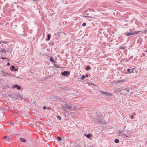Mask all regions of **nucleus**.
I'll return each mask as SVG.
<instances>
[{"label":"nucleus","mask_w":147,"mask_h":147,"mask_svg":"<svg viewBox=\"0 0 147 147\" xmlns=\"http://www.w3.org/2000/svg\"><path fill=\"white\" fill-rule=\"evenodd\" d=\"M61 139V137H58V140L59 141H60Z\"/></svg>","instance_id":"4be33fe9"},{"label":"nucleus","mask_w":147,"mask_h":147,"mask_svg":"<svg viewBox=\"0 0 147 147\" xmlns=\"http://www.w3.org/2000/svg\"><path fill=\"white\" fill-rule=\"evenodd\" d=\"M142 55H143V56H145V53H142Z\"/></svg>","instance_id":"7c9ffc66"},{"label":"nucleus","mask_w":147,"mask_h":147,"mask_svg":"<svg viewBox=\"0 0 147 147\" xmlns=\"http://www.w3.org/2000/svg\"><path fill=\"white\" fill-rule=\"evenodd\" d=\"M140 32H141V31H137L133 32V33L134 34V35L139 33Z\"/></svg>","instance_id":"9b49d317"},{"label":"nucleus","mask_w":147,"mask_h":147,"mask_svg":"<svg viewBox=\"0 0 147 147\" xmlns=\"http://www.w3.org/2000/svg\"><path fill=\"white\" fill-rule=\"evenodd\" d=\"M125 47H120V48L121 49H124L125 48Z\"/></svg>","instance_id":"b1692460"},{"label":"nucleus","mask_w":147,"mask_h":147,"mask_svg":"<svg viewBox=\"0 0 147 147\" xmlns=\"http://www.w3.org/2000/svg\"><path fill=\"white\" fill-rule=\"evenodd\" d=\"M66 106L68 107V109H69V108H70V106H67V105H66Z\"/></svg>","instance_id":"c756f323"},{"label":"nucleus","mask_w":147,"mask_h":147,"mask_svg":"<svg viewBox=\"0 0 147 147\" xmlns=\"http://www.w3.org/2000/svg\"><path fill=\"white\" fill-rule=\"evenodd\" d=\"M125 81V80H124V79H122L121 80H118V81H117L116 82V84H118L119 83L120 84H121L122 83V82H124Z\"/></svg>","instance_id":"20e7f679"},{"label":"nucleus","mask_w":147,"mask_h":147,"mask_svg":"<svg viewBox=\"0 0 147 147\" xmlns=\"http://www.w3.org/2000/svg\"><path fill=\"white\" fill-rule=\"evenodd\" d=\"M14 70L15 71H16L18 70V69L17 68H15V69Z\"/></svg>","instance_id":"cd10ccee"},{"label":"nucleus","mask_w":147,"mask_h":147,"mask_svg":"<svg viewBox=\"0 0 147 147\" xmlns=\"http://www.w3.org/2000/svg\"><path fill=\"white\" fill-rule=\"evenodd\" d=\"M85 17H87V16H85Z\"/></svg>","instance_id":"4c0bfd02"},{"label":"nucleus","mask_w":147,"mask_h":147,"mask_svg":"<svg viewBox=\"0 0 147 147\" xmlns=\"http://www.w3.org/2000/svg\"><path fill=\"white\" fill-rule=\"evenodd\" d=\"M133 116L132 115L131 116V119H133Z\"/></svg>","instance_id":"473e14b6"},{"label":"nucleus","mask_w":147,"mask_h":147,"mask_svg":"<svg viewBox=\"0 0 147 147\" xmlns=\"http://www.w3.org/2000/svg\"><path fill=\"white\" fill-rule=\"evenodd\" d=\"M54 66H55V67L57 68H59V67L56 64H55L54 65Z\"/></svg>","instance_id":"6ab92c4d"},{"label":"nucleus","mask_w":147,"mask_h":147,"mask_svg":"<svg viewBox=\"0 0 147 147\" xmlns=\"http://www.w3.org/2000/svg\"><path fill=\"white\" fill-rule=\"evenodd\" d=\"M141 32L142 33H146L147 32V30H144L141 31Z\"/></svg>","instance_id":"2eb2a0df"},{"label":"nucleus","mask_w":147,"mask_h":147,"mask_svg":"<svg viewBox=\"0 0 147 147\" xmlns=\"http://www.w3.org/2000/svg\"><path fill=\"white\" fill-rule=\"evenodd\" d=\"M47 37L48 38V39L47 40H49L50 39V37H51V35L49 34H48L47 35Z\"/></svg>","instance_id":"f8f14e48"},{"label":"nucleus","mask_w":147,"mask_h":147,"mask_svg":"<svg viewBox=\"0 0 147 147\" xmlns=\"http://www.w3.org/2000/svg\"><path fill=\"white\" fill-rule=\"evenodd\" d=\"M7 136H4V137H3V138L4 139H6L7 138Z\"/></svg>","instance_id":"a878e982"},{"label":"nucleus","mask_w":147,"mask_h":147,"mask_svg":"<svg viewBox=\"0 0 147 147\" xmlns=\"http://www.w3.org/2000/svg\"><path fill=\"white\" fill-rule=\"evenodd\" d=\"M123 137L124 138H125V137H127V136L125 134H123Z\"/></svg>","instance_id":"5701e85b"},{"label":"nucleus","mask_w":147,"mask_h":147,"mask_svg":"<svg viewBox=\"0 0 147 147\" xmlns=\"http://www.w3.org/2000/svg\"><path fill=\"white\" fill-rule=\"evenodd\" d=\"M57 117L59 119V120H60L61 119V117L59 116V115H57Z\"/></svg>","instance_id":"a211bd4d"},{"label":"nucleus","mask_w":147,"mask_h":147,"mask_svg":"<svg viewBox=\"0 0 147 147\" xmlns=\"http://www.w3.org/2000/svg\"><path fill=\"white\" fill-rule=\"evenodd\" d=\"M46 106H45L43 107V109H46Z\"/></svg>","instance_id":"c85d7f7f"},{"label":"nucleus","mask_w":147,"mask_h":147,"mask_svg":"<svg viewBox=\"0 0 147 147\" xmlns=\"http://www.w3.org/2000/svg\"><path fill=\"white\" fill-rule=\"evenodd\" d=\"M2 59H6V57H5V58H2Z\"/></svg>","instance_id":"2f4dec72"},{"label":"nucleus","mask_w":147,"mask_h":147,"mask_svg":"<svg viewBox=\"0 0 147 147\" xmlns=\"http://www.w3.org/2000/svg\"><path fill=\"white\" fill-rule=\"evenodd\" d=\"M133 35H134V34L133 33V31L132 32H128L125 34V35L127 36Z\"/></svg>","instance_id":"0eeeda50"},{"label":"nucleus","mask_w":147,"mask_h":147,"mask_svg":"<svg viewBox=\"0 0 147 147\" xmlns=\"http://www.w3.org/2000/svg\"><path fill=\"white\" fill-rule=\"evenodd\" d=\"M86 24L85 23H84L82 24V25L83 26H86Z\"/></svg>","instance_id":"393cba45"},{"label":"nucleus","mask_w":147,"mask_h":147,"mask_svg":"<svg viewBox=\"0 0 147 147\" xmlns=\"http://www.w3.org/2000/svg\"><path fill=\"white\" fill-rule=\"evenodd\" d=\"M101 93L105 95H106L108 96V95H111V94L108 93H107L105 92H102L101 91Z\"/></svg>","instance_id":"6e6552de"},{"label":"nucleus","mask_w":147,"mask_h":147,"mask_svg":"<svg viewBox=\"0 0 147 147\" xmlns=\"http://www.w3.org/2000/svg\"><path fill=\"white\" fill-rule=\"evenodd\" d=\"M86 77H88V75H87H87H86Z\"/></svg>","instance_id":"c9c22d12"},{"label":"nucleus","mask_w":147,"mask_h":147,"mask_svg":"<svg viewBox=\"0 0 147 147\" xmlns=\"http://www.w3.org/2000/svg\"><path fill=\"white\" fill-rule=\"evenodd\" d=\"M135 69L134 68H133L132 69H127V71H128L129 73H134V71Z\"/></svg>","instance_id":"39448f33"},{"label":"nucleus","mask_w":147,"mask_h":147,"mask_svg":"<svg viewBox=\"0 0 147 147\" xmlns=\"http://www.w3.org/2000/svg\"><path fill=\"white\" fill-rule=\"evenodd\" d=\"M69 72L68 71H64L63 72L61 73V74L63 76H67L69 74Z\"/></svg>","instance_id":"7ed1b4c3"},{"label":"nucleus","mask_w":147,"mask_h":147,"mask_svg":"<svg viewBox=\"0 0 147 147\" xmlns=\"http://www.w3.org/2000/svg\"><path fill=\"white\" fill-rule=\"evenodd\" d=\"M115 91L118 92L121 94L124 95L128 94L129 92V90L127 88H126L122 90L118 89L115 90Z\"/></svg>","instance_id":"f257e3e1"},{"label":"nucleus","mask_w":147,"mask_h":147,"mask_svg":"<svg viewBox=\"0 0 147 147\" xmlns=\"http://www.w3.org/2000/svg\"><path fill=\"white\" fill-rule=\"evenodd\" d=\"M84 135L88 138L89 139L91 138L92 137V135L91 134H84Z\"/></svg>","instance_id":"423d86ee"},{"label":"nucleus","mask_w":147,"mask_h":147,"mask_svg":"<svg viewBox=\"0 0 147 147\" xmlns=\"http://www.w3.org/2000/svg\"><path fill=\"white\" fill-rule=\"evenodd\" d=\"M2 42L3 43H5L6 44H7L8 43H9V42H7V41H4L3 42Z\"/></svg>","instance_id":"dca6fc26"},{"label":"nucleus","mask_w":147,"mask_h":147,"mask_svg":"<svg viewBox=\"0 0 147 147\" xmlns=\"http://www.w3.org/2000/svg\"><path fill=\"white\" fill-rule=\"evenodd\" d=\"M20 140L22 142H26V140L25 139L23 138H20Z\"/></svg>","instance_id":"1a4fd4ad"},{"label":"nucleus","mask_w":147,"mask_h":147,"mask_svg":"<svg viewBox=\"0 0 147 147\" xmlns=\"http://www.w3.org/2000/svg\"><path fill=\"white\" fill-rule=\"evenodd\" d=\"M1 42H1V41H0V44H1Z\"/></svg>","instance_id":"e433bc0d"},{"label":"nucleus","mask_w":147,"mask_h":147,"mask_svg":"<svg viewBox=\"0 0 147 147\" xmlns=\"http://www.w3.org/2000/svg\"><path fill=\"white\" fill-rule=\"evenodd\" d=\"M7 65H10V63H7Z\"/></svg>","instance_id":"f704fd0d"},{"label":"nucleus","mask_w":147,"mask_h":147,"mask_svg":"<svg viewBox=\"0 0 147 147\" xmlns=\"http://www.w3.org/2000/svg\"><path fill=\"white\" fill-rule=\"evenodd\" d=\"M85 76H83L81 78V80H83L85 78Z\"/></svg>","instance_id":"aec40b11"},{"label":"nucleus","mask_w":147,"mask_h":147,"mask_svg":"<svg viewBox=\"0 0 147 147\" xmlns=\"http://www.w3.org/2000/svg\"><path fill=\"white\" fill-rule=\"evenodd\" d=\"M12 124H13V123H12Z\"/></svg>","instance_id":"58836bf2"},{"label":"nucleus","mask_w":147,"mask_h":147,"mask_svg":"<svg viewBox=\"0 0 147 147\" xmlns=\"http://www.w3.org/2000/svg\"><path fill=\"white\" fill-rule=\"evenodd\" d=\"M90 69V67L89 66H87V70H88Z\"/></svg>","instance_id":"f3484780"},{"label":"nucleus","mask_w":147,"mask_h":147,"mask_svg":"<svg viewBox=\"0 0 147 147\" xmlns=\"http://www.w3.org/2000/svg\"><path fill=\"white\" fill-rule=\"evenodd\" d=\"M90 17V18H92V17Z\"/></svg>","instance_id":"ea45409f"},{"label":"nucleus","mask_w":147,"mask_h":147,"mask_svg":"<svg viewBox=\"0 0 147 147\" xmlns=\"http://www.w3.org/2000/svg\"><path fill=\"white\" fill-rule=\"evenodd\" d=\"M50 61L51 62H53L54 63H55V62L54 61L53 59L52 58H51L50 59Z\"/></svg>","instance_id":"4468645a"},{"label":"nucleus","mask_w":147,"mask_h":147,"mask_svg":"<svg viewBox=\"0 0 147 147\" xmlns=\"http://www.w3.org/2000/svg\"><path fill=\"white\" fill-rule=\"evenodd\" d=\"M119 140L118 139H116L115 140V142L116 143H117L119 142Z\"/></svg>","instance_id":"ddd939ff"},{"label":"nucleus","mask_w":147,"mask_h":147,"mask_svg":"<svg viewBox=\"0 0 147 147\" xmlns=\"http://www.w3.org/2000/svg\"><path fill=\"white\" fill-rule=\"evenodd\" d=\"M7 74L6 73H5L4 74V75H5V76H6L7 75Z\"/></svg>","instance_id":"bb28decb"},{"label":"nucleus","mask_w":147,"mask_h":147,"mask_svg":"<svg viewBox=\"0 0 147 147\" xmlns=\"http://www.w3.org/2000/svg\"><path fill=\"white\" fill-rule=\"evenodd\" d=\"M15 67L14 66H12V70L13 71V70L15 69Z\"/></svg>","instance_id":"412c9836"},{"label":"nucleus","mask_w":147,"mask_h":147,"mask_svg":"<svg viewBox=\"0 0 147 147\" xmlns=\"http://www.w3.org/2000/svg\"><path fill=\"white\" fill-rule=\"evenodd\" d=\"M13 87L17 88L19 90H20L21 88L18 85H15L13 86Z\"/></svg>","instance_id":"9d476101"},{"label":"nucleus","mask_w":147,"mask_h":147,"mask_svg":"<svg viewBox=\"0 0 147 147\" xmlns=\"http://www.w3.org/2000/svg\"><path fill=\"white\" fill-rule=\"evenodd\" d=\"M7 140H8V141H9L10 140V139L9 138H7Z\"/></svg>","instance_id":"72a5a7b5"},{"label":"nucleus","mask_w":147,"mask_h":147,"mask_svg":"<svg viewBox=\"0 0 147 147\" xmlns=\"http://www.w3.org/2000/svg\"><path fill=\"white\" fill-rule=\"evenodd\" d=\"M103 117H100V118H99L98 119V120H96V121L98 122H100L102 123L105 124L106 123V121L105 120H102Z\"/></svg>","instance_id":"f03ea898"}]
</instances>
